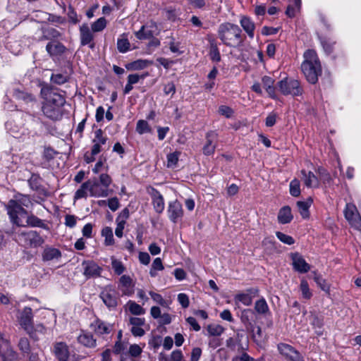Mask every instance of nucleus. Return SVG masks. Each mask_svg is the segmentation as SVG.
I'll return each instance as SVG.
<instances>
[{
	"label": "nucleus",
	"mask_w": 361,
	"mask_h": 361,
	"mask_svg": "<svg viewBox=\"0 0 361 361\" xmlns=\"http://www.w3.org/2000/svg\"><path fill=\"white\" fill-rule=\"evenodd\" d=\"M292 264L293 269L300 273H307L310 269V265L306 262L303 257L298 252L292 253Z\"/></svg>",
	"instance_id": "nucleus-12"
},
{
	"label": "nucleus",
	"mask_w": 361,
	"mask_h": 361,
	"mask_svg": "<svg viewBox=\"0 0 361 361\" xmlns=\"http://www.w3.org/2000/svg\"><path fill=\"white\" fill-rule=\"evenodd\" d=\"M202 355V350L199 347L194 348L191 352L190 361H198Z\"/></svg>",
	"instance_id": "nucleus-64"
},
{
	"label": "nucleus",
	"mask_w": 361,
	"mask_h": 361,
	"mask_svg": "<svg viewBox=\"0 0 361 361\" xmlns=\"http://www.w3.org/2000/svg\"><path fill=\"white\" fill-rule=\"evenodd\" d=\"M180 152H175L173 153H171L167 156V166L169 168H174L176 166L177 163L178 161Z\"/></svg>",
	"instance_id": "nucleus-52"
},
{
	"label": "nucleus",
	"mask_w": 361,
	"mask_h": 361,
	"mask_svg": "<svg viewBox=\"0 0 361 361\" xmlns=\"http://www.w3.org/2000/svg\"><path fill=\"white\" fill-rule=\"evenodd\" d=\"M293 215L291 214V209L288 206L283 207L279 212L278 221L282 224H286L291 221Z\"/></svg>",
	"instance_id": "nucleus-30"
},
{
	"label": "nucleus",
	"mask_w": 361,
	"mask_h": 361,
	"mask_svg": "<svg viewBox=\"0 0 361 361\" xmlns=\"http://www.w3.org/2000/svg\"><path fill=\"white\" fill-rule=\"evenodd\" d=\"M78 342L87 348H94L97 345V340L89 332L82 331L78 336Z\"/></svg>",
	"instance_id": "nucleus-29"
},
{
	"label": "nucleus",
	"mask_w": 361,
	"mask_h": 361,
	"mask_svg": "<svg viewBox=\"0 0 361 361\" xmlns=\"http://www.w3.org/2000/svg\"><path fill=\"white\" fill-rule=\"evenodd\" d=\"M178 302L182 307L187 308L189 307L190 300L188 296L185 293H179L177 297Z\"/></svg>",
	"instance_id": "nucleus-58"
},
{
	"label": "nucleus",
	"mask_w": 361,
	"mask_h": 361,
	"mask_svg": "<svg viewBox=\"0 0 361 361\" xmlns=\"http://www.w3.org/2000/svg\"><path fill=\"white\" fill-rule=\"evenodd\" d=\"M102 235L104 237V243L106 245H111L114 243L113 231L111 228L106 226L102 231Z\"/></svg>",
	"instance_id": "nucleus-42"
},
{
	"label": "nucleus",
	"mask_w": 361,
	"mask_h": 361,
	"mask_svg": "<svg viewBox=\"0 0 361 361\" xmlns=\"http://www.w3.org/2000/svg\"><path fill=\"white\" fill-rule=\"evenodd\" d=\"M300 181L294 178L290 183V193L293 197H298L300 195Z\"/></svg>",
	"instance_id": "nucleus-48"
},
{
	"label": "nucleus",
	"mask_w": 361,
	"mask_h": 361,
	"mask_svg": "<svg viewBox=\"0 0 361 361\" xmlns=\"http://www.w3.org/2000/svg\"><path fill=\"white\" fill-rule=\"evenodd\" d=\"M164 269V266L161 258H156L152 264V268L149 271V274L152 277H155L157 275V271H161Z\"/></svg>",
	"instance_id": "nucleus-47"
},
{
	"label": "nucleus",
	"mask_w": 361,
	"mask_h": 361,
	"mask_svg": "<svg viewBox=\"0 0 361 361\" xmlns=\"http://www.w3.org/2000/svg\"><path fill=\"white\" fill-rule=\"evenodd\" d=\"M108 206L111 211H113V212L116 211L119 208V206H120L118 198L113 197V198L109 199L108 200Z\"/></svg>",
	"instance_id": "nucleus-63"
},
{
	"label": "nucleus",
	"mask_w": 361,
	"mask_h": 361,
	"mask_svg": "<svg viewBox=\"0 0 361 361\" xmlns=\"http://www.w3.org/2000/svg\"><path fill=\"white\" fill-rule=\"evenodd\" d=\"M67 15L69 20L72 22L73 24H76L77 23H78L79 20L78 18L77 13L72 6L68 7V11Z\"/></svg>",
	"instance_id": "nucleus-61"
},
{
	"label": "nucleus",
	"mask_w": 361,
	"mask_h": 361,
	"mask_svg": "<svg viewBox=\"0 0 361 361\" xmlns=\"http://www.w3.org/2000/svg\"><path fill=\"white\" fill-rule=\"evenodd\" d=\"M209 56L213 61L219 62L221 61V55L214 39L209 41Z\"/></svg>",
	"instance_id": "nucleus-37"
},
{
	"label": "nucleus",
	"mask_w": 361,
	"mask_h": 361,
	"mask_svg": "<svg viewBox=\"0 0 361 361\" xmlns=\"http://www.w3.org/2000/svg\"><path fill=\"white\" fill-rule=\"evenodd\" d=\"M301 174V178L303 180L305 186H307V188L319 187V180L312 171L307 172L305 170H302Z\"/></svg>",
	"instance_id": "nucleus-27"
},
{
	"label": "nucleus",
	"mask_w": 361,
	"mask_h": 361,
	"mask_svg": "<svg viewBox=\"0 0 361 361\" xmlns=\"http://www.w3.org/2000/svg\"><path fill=\"white\" fill-rule=\"evenodd\" d=\"M103 187L108 189L109 186L111 183V178L107 173H102L99 176V182Z\"/></svg>",
	"instance_id": "nucleus-59"
},
{
	"label": "nucleus",
	"mask_w": 361,
	"mask_h": 361,
	"mask_svg": "<svg viewBox=\"0 0 361 361\" xmlns=\"http://www.w3.org/2000/svg\"><path fill=\"white\" fill-rule=\"evenodd\" d=\"M32 310L30 307H25L21 311L19 322L22 327L27 331H30L32 329Z\"/></svg>",
	"instance_id": "nucleus-13"
},
{
	"label": "nucleus",
	"mask_w": 361,
	"mask_h": 361,
	"mask_svg": "<svg viewBox=\"0 0 361 361\" xmlns=\"http://www.w3.org/2000/svg\"><path fill=\"white\" fill-rule=\"evenodd\" d=\"M148 73H145V74L142 75L130 74L128 76V81L130 84L134 85L137 83L140 79H145L147 76H148Z\"/></svg>",
	"instance_id": "nucleus-57"
},
{
	"label": "nucleus",
	"mask_w": 361,
	"mask_h": 361,
	"mask_svg": "<svg viewBox=\"0 0 361 361\" xmlns=\"http://www.w3.org/2000/svg\"><path fill=\"white\" fill-rule=\"evenodd\" d=\"M118 288L121 291L122 295H132L134 293V284L132 279L129 276L123 275L119 279Z\"/></svg>",
	"instance_id": "nucleus-19"
},
{
	"label": "nucleus",
	"mask_w": 361,
	"mask_h": 361,
	"mask_svg": "<svg viewBox=\"0 0 361 361\" xmlns=\"http://www.w3.org/2000/svg\"><path fill=\"white\" fill-rule=\"evenodd\" d=\"M100 298L104 303L109 308L115 307L118 304V297L116 290L111 286H106L100 293Z\"/></svg>",
	"instance_id": "nucleus-9"
},
{
	"label": "nucleus",
	"mask_w": 361,
	"mask_h": 361,
	"mask_svg": "<svg viewBox=\"0 0 361 361\" xmlns=\"http://www.w3.org/2000/svg\"><path fill=\"white\" fill-rule=\"evenodd\" d=\"M42 94L45 99L43 104L62 107L66 103V99L61 94L54 91L52 88L44 87L42 89Z\"/></svg>",
	"instance_id": "nucleus-6"
},
{
	"label": "nucleus",
	"mask_w": 361,
	"mask_h": 361,
	"mask_svg": "<svg viewBox=\"0 0 361 361\" xmlns=\"http://www.w3.org/2000/svg\"><path fill=\"white\" fill-rule=\"evenodd\" d=\"M344 215L346 220L352 227L361 231V216L357 207L353 204H347L344 210Z\"/></svg>",
	"instance_id": "nucleus-7"
},
{
	"label": "nucleus",
	"mask_w": 361,
	"mask_h": 361,
	"mask_svg": "<svg viewBox=\"0 0 361 361\" xmlns=\"http://www.w3.org/2000/svg\"><path fill=\"white\" fill-rule=\"evenodd\" d=\"M280 92L284 95L299 96L303 92L302 87L298 80L285 78L278 82Z\"/></svg>",
	"instance_id": "nucleus-5"
},
{
	"label": "nucleus",
	"mask_w": 361,
	"mask_h": 361,
	"mask_svg": "<svg viewBox=\"0 0 361 361\" xmlns=\"http://www.w3.org/2000/svg\"><path fill=\"white\" fill-rule=\"evenodd\" d=\"M80 39L81 45H89L91 49L94 47V35L87 23H83L80 27Z\"/></svg>",
	"instance_id": "nucleus-11"
},
{
	"label": "nucleus",
	"mask_w": 361,
	"mask_h": 361,
	"mask_svg": "<svg viewBox=\"0 0 361 361\" xmlns=\"http://www.w3.org/2000/svg\"><path fill=\"white\" fill-rule=\"evenodd\" d=\"M209 336H219L224 331V328L219 324H209L207 327Z\"/></svg>",
	"instance_id": "nucleus-43"
},
{
	"label": "nucleus",
	"mask_w": 361,
	"mask_h": 361,
	"mask_svg": "<svg viewBox=\"0 0 361 361\" xmlns=\"http://www.w3.org/2000/svg\"><path fill=\"white\" fill-rule=\"evenodd\" d=\"M130 44L126 34H123L117 40V49L121 53H126L130 49Z\"/></svg>",
	"instance_id": "nucleus-35"
},
{
	"label": "nucleus",
	"mask_w": 361,
	"mask_h": 361,
	"mask_svg": "<svg viewBox=\"0 0 361 361\" xmlns=\"http://www.w3.org/2000/svg\"><path fill=\"white\" fill-rule=\"evenodd\" d=\"M90 327L92 331L99 336L104 334H109L112 329L111 325L102 321L101 319H97L90 324Z\"/></svg>",
	"instance_id": "nucleus-22"
},
{
	"label": "nucleus",
	"mask_w": 361,
	"mask_h": 361,
	"mask_svg": "<svg viewBox=\"0 0 361 361\" xmlns=\"http://www.w3.org/2000/svg\"><path fill=\"white\" fill-rule=\"evenodd\" d=\"M42 110L45 116L52 120H58L61 116L59 106L43 104Z\"/></svg>",
	"instance_id": "nucleus-25"
},
{
	"label": "nucleus",
	"mask_w": 361,
	"mask_h": 361,
	"mask_svg": "<svg viewBox=\"0 0 361 361\" xmlns=\"http://www.w3.org/2000/svg\"><path fill=\"white\" fill-rule=\"evenodd\" d=\"M106 26V20L104 17L99 18L91 25L92 32H97L102 31Z\"/></svg>",
	"instance_id": "nucleus-46"
},
{
	"label": "nucleus",
	"mask_w": 361,
	"mask_h": 361,
	"mask_svg": "<svg viewBox=\"0 0 361 361\" xmlns=\"http://www.w3.org/2000/svg\"><path fill=\"white\" fill-rule=\"evenodd\" d=\"M129 324L131 325L130 332L135 337L143 336L145 331L142 326L145 324V318L132 317L129 319Z\"/></svg>",
	"instance_id": "nucleus-15"
},
{
	"label": "nucleus",
	"mask_w": 361,
	"mask_h": 361,
	"mask_svg": "<svg viewBox=\"0 0 361 361\" xmlns=\"http://www.w3.org/2000/svg\"><path fill=\"white\" fill-rule=\"evenodd\" d=\"M84 275L87 278H94L100 276L102 269L94 261H84L82 264Z\"/></svg>",
	"instance_id": "nucleus-14"
},
{
	"label": "nucleus",
	"mask_w": 361,
	"mask_h": 361,
	"mask_svg": "<svg viewBox=\"0 0 361 361\" xmlns=\"http://www.w3.org/2000/svg\"><path fill=\"white\" fill-rule=\"evenodd\" d=\"M255 310L260 314H266L269 312V306L264 298H261L255 302Z\"/></svg>",
	"instance_id": "nucleus-39"
},
{
	"label": "nucleus",
	"mask_w": 361,
	"mask_h": 361,
	"mask_svg": "<svg viewBox=\"0 0 361 361\" xmlns=\"http://www.w3.org/2000/svg\"><path fill=\"white\" fill-rule=\"evenodd\" d=\"M262 82L268 94L271 98H275V87L274 86V80L269 76H264L262 78Z\"/></svg>",
	"instance_id": "nucleus-33"
},
{
	"label": "nucleus",
	"mask_w": 361,
	"mask_h": 361,
	"mask_svg": "<svg viewBox=\"0 0 361 361\" xmlns=\"http://www.w3.org/2000/svg\"><path fill=\"white\" fill-rule=\"evenodd\" d=\"M278 350L287 361H305L302 355L293 346L286 343H279Z\"/></svg>",
	"instance_id": "nucleus-8"
},
{
	"label": "nucleus",
	"mask_w": 361,
	"mask_h": 361,
	"mask_svg": "<svg viewBox=\"0 0 361 361\" xmlns=\"http://www.w3.org/2000/svg\"><path fill=\"white\" fill-rule=\"evenodd\" d=\"M136 131L140 135L150 132L148 123L145 120H139L137 123Z\"/></svg>",
	"instance_id": "nucleus-51"
},
{
	"label": "nucleus",
	"mask_w": 361,
	"mask_h": 361,
	"mask_svg": "<svg viewBox=\"0 0 361 361\" xmlns=\"http://www.w3.org/2000/svg\"><path fill=\"white\" fill-rule=\"evenodd\" d=\"M94 138L93 139V143H97L100 145H105L107 141L106 136L104 135V133L101 129H98L94 132Z\"/></svg>",
	"instance_id": "nucleus-54"
},
{
	"label": "nucleus",
	"mask_w": 361,
	"mask_h": 361,
	"mask_svg": "<svg viewBox=\"0 0 361 361\" xmlns=\"http://www.w3.org/2000/svg\"><path fill=\"white\" fill-rule=\"evenodd\" d=\"M7 214L11 221L17 226H24L19 216L27 214V212L13 198L6 205Z\"/></svg>",
	"instance_id": "nucleus-4"
},
{
	"label": "nucleus",
	"mask_w": 361,
	"mask_h": 361,
	"mask_svg": "<svg viewBox=\"0 0 361 361\" xmlns=\"http://www.w3.org/2000/svg\"><path fill=\"white\" fill-rule=\"evenodd\" d=\"M312 204V200L310 197L305 201H298L297 207L298 211L303 219H307L310 216L309 209Z\"/></svg>",
	"instance_id": "nucleus-32"
},
{
	"label": "nucleus",
	"mask_w": 361,
	"mask_h": 361,
	"mask_svg": "<svg viewBox=\"0 0 361 361\" xmlns=\"http://www.w3.org/2000/svg\"><path fill=\"white\" fill-rule=\"evenodd\" d=\"M314 281L317 283L318 286H319L323 290L327 291L329 290V286H327L326 281L315 272H314Z\"/></svg>",
	"instance_id": "nucleus-56"
},
{
	"label": "nucleus",
	"mask_w": 361,
	"mask_h": 361,
	"mask_svg": "<svg viewBox=\"0 0 361 361\" xmlns=\"http://www.w3.org/2000/svg\"><path fill=\"white\" fill-rule=\"evenodd\" d=\"M110 190L105 188L97 180H90V193L92 197H105L109 195Z\"/></svg>",
	"instance_id": "nucleus-21"
},
{
	"label": "nucleus",
	"mask_w": 361,
	"mask_h": 361,
	"mask_svg": "<svg viewBox=\"0 0 361 361\" xmlns=\"http://www.w3.org/2000/svg\"><path fill=\"white\" fill-rule=\"evenodd\" d=\"M18 348L25 355H28L30 353L29 340L27 338H21L18 342Z\"/></svg>",
	"instance_id": "nucleus-50"
},
{
	"label": "nucleus",
	"mask_w": 361,
	"mask_h": 361,
	"mask_svg": "<svg viewBox=\"0 0 361 361\" xmlns=\"http://www.w3.org/2000/svg\"><path fill=\"white\" fill-rule=\"evenodd\" d=\"M87 191L90 192V180L83 183L80 188L75 192V200L81 199L87 197Z\"/></svg>",
	"instance_id": "nucleus-41"
},
{
	"label": "nucleus",
	"mask_w": 361,
	"mask_h": 361,
	"mask_svg": "<svg viewBox=\"0 0 361 361\" xmlns=\"http://www.w3.org/2000/svg\"><path fill=\"white\" fill-rule=\"evenodd\" d=\"M152 64V62L146 59H138L130 63L127 66L128 69L134 71L142 70Z\"/></svg>",
	"instance_id": "nucleus-36"
},
{
	"label": "nucleus",
	"mask_w": 361,
	"mask_h": 361,
	"mask_svg": "<svg viewBox=\"0 0 361 361\" xmlns=\"http://www.w3.org/2000/svg\"><path fill=\"white\" fill-rule=\"evenodd\" d=\"M53 351L59 361H68L69 357L68 346L64 342H56L54 344Z\"/></svg>",
	"instance_id": "nucleus-20"
},
{
	"label": "nucleus",
	"mask_w": 361,
	"mask_h": 361,
	"mask_svg": "<svg viewBox=\"0 0 361 361\" xmlns=\"http://www.w3.org/2000/svg\"><path fill=\"white\" fill-rule=\"evenodd\" d=\"M42 39L56 40L61 36V33L54 27H47L42 31Z\"/></svg>",
	"instance_id": "nucleus-34"
},
{
	"label": "nucleus",
	"mask_w": 361,
	"mask_h": 361,
	"mask_svg": "<svg viewBox=\"0 0 361 361\" xmlns=\"http://www.w3.org/2000/svg\"><path fill=\"white\" fill-rule=\"evenodd\" d=\"M149 194L152 197V202L155 212L158 214L162 213L165 207L163 196L157 190L153 188L149 191Z\"/></svg>",
	"instance_id": "nucleus-17"
},
{
	"label": "nucleus",
	"mask_w": 361,
	"mask_h": 361,
	"mask_svg": "<svg viewBox=\"0 0 361 361\" xmlns=\"http://www.w3.org/2000/svg\"><path fill=\"white\" fill-rule=\"evenodd\" d=\"M167 212L169 219L173 223H177L183 216L182 204L178 200L170 202Z\"/></svg>",
	"instance_id": "nucleus-10"
},
{
	"label": "nucleus",
	"mask_w": 361,
	"mask_h": 361,
	"mask_svg": "<svg viewBox=\"0 0 361 361\" xmlns=\"http://www.w3.org/2000/svg\"><path fill=\"white\" fill-rule=\"evenodd\" d=\"M27 219H26V224H23V226H30V227H37V228H42L44 229H49L47 225L45 224L44 221L38 218L35 215H34L32 212L28 213L26 214Z\"/></svg>",
	"instance_id": "nucleus-26"
},
{
	"label": "nucleus",
	"mask_w": 361,
	"mask_h": 361,
	"mask_svg": "<svg viewBox=\"0 0 361 361\" xmlns=\"http://www.w3.org/2000/svg\"><path fill=\"white\" fill-rule=\"evenodd\" d=\"M150 314L154 319H158L161 325L169 324L171 322V316L169 313L161 314V309L157 306L151 307Z\"/></svg>",
	"instance_id": "nucleus-24"
},
{
	"label": "nucleus",
	"mask_w": 361,
	"mask_h": 361,
	"mask_svg": "<svg viewBox=\"0 0 361 361\" xmlns=\"http://www.w3.org/2000/svg\"><path fill=\"white\" fill-rule=\"evenodd\" d=\"M127 305L128 306L129 311L134 315H142L145 312V309L134 301L130 300Z\"/></svg>",
	"instance_id": "nucleus-45"
},
{
	"label": "nucleus",
	"mask_w": 361,
	"mask_h": 361,
	"mask_svg": "<svg viewBox=\"0 0 361 361\" xmlns=\"http://www.w3.org/2000/svg\"><path fill=\"white\" fill-rule=\"evenodd\" d=\"M207 142L203 147V153L205 155L214 154L216 149L217 134L214 131H210L206 135Z\"/></svg>",
	"instance_id": "nucleus-23"
},
{
	"label": "nucleus",
	"mask_w": 361,
	"mask_h": 361,
	"mask_svg": "<svg viewBox=\"0 0 361 361\" xmlns=\"http://www.w3.org/2000/svg\"><path fill=\"white\" fill-rule=\"evenodd\" d=\"M51 80L57 85H62L67 82L68 77L61 73L52 74Z\"/></svg>",
	"instance_id": "nucleus-55"
},
{
	"label": "nucleus",
	"mask_w": 361,
	"mask_h": 361,
	"mask_svg": "<svg viewBox=\"0 0 361 361\" xmlns=\"http://www.w3.org/2000/svg\"><path fill=\"white\" fill-rule=\"evenodd\" d=\"M276 235L279 238V240L283 243L284 244L291 245L295 243V240L293 238V237L286 235L282 232L277 231L276 233Z\"/></svg>",
	"instance_id": "nucleus-53"
},
{
	"label": "nucleus",
	"mask_w": 361,
	"mask_h": 361,
	"mask_svg": "<svg viewBox=\"0 0 361 361\" xmlns=\"http://www.w3.org/2000/svg\"><path fill=\"white\" fill-rule=\"evenodd\" d=\"M259 290L252 288L246 290L245 293H240L235 296L236 301L242 302L245 306H250L252 302V299L257 296Z\"/></svg>",
	"instance_id": "nucleus-16"
},
{
	"label": "nucleus",
	"mask_w": 361,
	"mask_h": 361,
	"mask_svg": "<svg viewBox=\"0 0 361 361\" xmlns=\"http://www.w3.org/2000/svg\"><path fill=\"white\" fill-rule=\"evenodd\" d=\"M240 23L243 30L247 32L249 37L253 38L255 26L251 19L247 16H243L240 18Z\"/></svg>",
	"instance_id": "nucleus-31"
},
{
	"label": "nucleus",
	"mask_w": 361,
	"mask_h": 361,
	"mask_svg": "<svg viewBox=\"0 0 361 361\" xmlns=\"http://www.w3.org/2000/svg\"><path fill=\"white\" fill-rule=\"evenodd\" d=\"M219 112L221 115L224 116L226 118L231 117L233 114V111L231 108L224 105L219 106Z\"/></svg>",
	"instance_id": "nucleus-60"
},
{
	"label": "nucleus",
	"mask_w": 361,
	"mask_h": 361,
	"mask_svg": "<svg viewBox=\"0 0 361 361\" xmlns=\"http://www.w3.org/2000/svg\"><path fill=\"white\" fill-rule=\"evenodd\" d=\"M18 240L23 243L25 247H38L42 246L44 243V238L36 231H23L18 233Z\"/></svg>",
	"instance_id": "nucleus-3"
},
{
	"label": "nucleus",
	"mask_w": 361,
	"mask_h": 361,
	"mask_svg": "<svg viewBox=\"0 0 361 361\" xmlns=\"http://www.w3.org/2000/svg\"><path fill=\"white\" fill-rule=\"evenodd\" d=\"M136 37L138 39H147L153 37V31L149 29L147 25H142L141 28L135 32Z\"/></svg>",
	"instance_id": "nucleus-38"
},
{
	"label": "nucleus",
	"mask_w": 361,
	"mask_h": 361,
	"mask_svg": "<svg viewBox=\"0 0 361 361\" xmlns=\"http://www.w3.org/2000/svg\"><path fill=\"white\" fill-rule=\"evenodd\" d=\"M300 290L302 293V297L305 300H310L312 296V293L309 288V284L305 279H302L300 284Z\"/></svg>",
	"instance_id": "nucleus-40"
},
{
	"label": "nucleus",
	"mask_w": 361,
	"mask_h": 361,
	"mask_svg": "<svg viewBox=\"0 0 361 361\" xmlns=\"http://www.w3.org/2000/svg\"><path fill=\"white\" fill-rule=\"evenodd\" d=\"M61 257V251L51 246H46L42 254V260L45 262L54 259L57 260L60 259Z\"/></svg>",
	"instance_id": "nucleus-28"
},
{
	"label": "nucleus",
	"mask_w": 361,
	"mask_h": 361,
	"mask_svg": "<svg viewBox=\"0 0 361 361\" xmlns=\"http://www.w3.org/2000/svg\"><path fill=\"white\" fill-rule=\"evenodd\" d=\"M13 199L23 207H28L32 205V202L29 195L18 194L13 197Z\"/></svg>",
	"instance_id": "nucleus-44"
},
{
	"label": "nucleus",
	"mask_w": 361,
	"mask_h": 361,
	"mask_svg": "<svg viewBox=\"0 0 361 361\" xmlns=\"http://www.w3.org/2000/svg\"><path fill=\"white\" fill-rule=\"evenodd\" d=\"M66 50V47L58 40H51L46 46V51L51 57L61 56Z\"/></svg>",
	"instance_id": "nucleus-18"
},
{
	"label": "nucleus",
	"mask_w": 361,
	"mask_h": 361,
	"mask_svg": "<svg viewBox=\"0 0 361 361\" xmlns=\"http://www.w3.org/2000/svg\"><path fill=\"white\" fill-rule=\"evenodd\" d=\"M304 61L301 65L302 71L307 80L315 84L322 73V67L315 51L308 49L304 53Z\"/></svg>",
	"instance_id": "nucleus-2"
},
{
	"label": "nucleus",
	"mask_w": 361,
	"mask_h": 361,
	"mask_svg": "<svg viewBox=\"0 0 361 361\" xmlns=\"http://www.w3.org/2000/svg\"><path fill=\"white\" fill-rule=\"evenodd\" d=\"M142 353V348L137 344L131 345L129 348V353L133 357H137Z\"/></svg>",
	"instance_id": "nucleus-62"
},
{
	"label": "nucleus",
	"mask_w": 361,
	"mask_h": 361,
	"mask_svg": "<svg viewBox=\"0 0 361 361\" xmlns=\"http://www.w3.org/2000/svg\"><path fill=\"white\" fill-rule=\"evenodd\" d=\"M111 267L115 274L117 275H121L126 270V268L123 263L120 260H118L114 257H111Z\"/></svg>",
	"instance_id": "nucleus-49"
},
{
	"label": "nucleus",
	"mask_w": 361,
	"mask_h": 361,
	"mask_svg": "<svg viewBox=\"0 0 361 361\" xmlns=\"http://www.w3.org/2000/svg\"><path fill=\"white\" fill-rule=\"evenodd\" d=\"M217 33L222 43L228 47H240L243 45L245 39L240 27L238 25L231 23L220 24Z\"/></svg>",
	"instance_id": "nucleus-1"
}]
</instances>
